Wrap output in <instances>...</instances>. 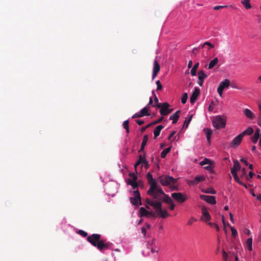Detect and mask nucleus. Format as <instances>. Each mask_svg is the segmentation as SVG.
<instances>
[{
  "label": "nucleus",
  "instance_id": "1",
  "mask_svg": "<svg viewBox=\"0 0 261 261\" xmlns=\"http://www.w3.org/2000/svg\"><path fill=\"white\" fill-rule=\"evenodd\" d=\"M146 177L150 186L149 189L147 192V194L158 201H161L162 200L168 204L172 203L173 201L172 199L164 193L161 187L158 185L156 179L153 178L150 172L146 174Z\"/></svg>",
  "mask_w": 261,
  "mask_h": 261
},
{
  "label": "nucleus",
  "instance_id": "2",
  "mask_svg": "<svg viewBox=\"0 0 261 261\" xmlns=\"http://www.w3.org/2000/svg\"><path fill=\"white\" fill-rule=\"evenodd\" d=\"M87 240L101 252H102L105 249H110L112 245V244L111 242H107L106 239H101V234L98 233H93L89 236Z\"/></svg>",
  "mask_w": 261,
  "mask_h": 261
},
{
  "label": "nucleus",
  "instance_id": "3",
  "mask_svg": "<svg viewBox=\"0 0 261 261\" xmlns=\"http://www.w3.org/2000/svg\"><path fill=\"white\" fill-rule=\"evenodd\" d=\"M146 207L149 209L150 205L155 210V213L159 215L162 218H165L169 216V214L166 210L162 208V203L161 201H158L156 199H152V200L147 198L146 199Z\"/></svg>",
  "mask_w": 261,
  "mask_h": 261
},
{
  "label": "nucleus",
  "instance_id": "4",
  "mask_svg": "<svg viewBox=\"0 0 261 261\" xmlns=\"http://www.w3.org/2000/svg\"><path fill=\"white\" fill-rule=\"evenodd\" d=\"M226 123L225 117L221 115L217 116L213 120V126L217 129L225 127Z\"/></svg>",
  "mask_w": 261,
  "mask_h": 261
},
{
  "label": "nucleus",
  "instance_id": "5",
  "mask_svg": "<svg viewBox=\"0 0 261 261\" xmlns=\"http://www.w3.org/2000/svg\"><path fill=\"white\" fill-rule=\"evenodd\" d=\"M158 179L164 186H168L171 184H175L176 182V179L168 175L160 176L158 177Z\"/></svg>",
  "mask_w": 261,
  "mask_h": 261
},
{
  "label": "nucleus",
  "instance_id": "6",
  "mask_svg": "<svg viewBox=\"0 0 261 261\" xmlns=\"http://www.w3.org/2000/svg\"><path fill=\"white\" fill-rule=\"evenodd\" d=\"M241 167L237 160L233 161V167L231 168V173L232 174L236 181H238L239 176L237 174V171L241 170Z\"/></svg>",
  "mask_w": 261,
  "mask_h": 261
},
{
  "label": "nucleus",
  "instance_id": "7",
  "mask_svg": "<svg viewBox=\"0 0 261 261\" xmlns=\"http://www.w3.org/2000/svg\"><path fill=\"white\" fill-rule=\"evenodd\" d=\"M134 197H132L129 198L130 202L133 205L136 206L142 205L141 195L139 190L138 189L135 190L134 192Z\"/></svg>",
  "mask_w": 261,
  "mask_h": 261
},
{
  "label": "nucleus",
  "instance_id": "8",
  "mask_svg": "<svg viewBox=\"0 0 261 261\" xmlns=\"http://www.w3.org/2000/svg\"><path fill=\"white\" fill-rule=\"evenodd\" d=\"M229 86L230 81L228 79H225L220 83L217 89V91L220 96H222L223 90Z\"/></svg>",
  "mask_w": 261,
  "mask_h": 261
},
{
  "label": "nucleus",
  "instance_id": "9",
  "mask_svg": "<svg viewBox=\"0 0 261 261\" xmlns=\"http://www.w3.org/2000/svg\"><path fill=\"white\" fill-rule=\"evenodd\" d=\"M169 106V104L167 102H164L162 103H158L156 105H152V107H158L159 108H161L160 113L163 116L167 115V112Z\"/></svg>",
  "mask_w": 261,
  "mask_h": 261
},
{
  "label": "nucleus",
  "instance_id": "10",
  "mask_svg": "<svg viewBox=\"0 0 261 261\" xmlns=\"http://www.w3.org/2000/svg\"><path fill=\"white\" fill-rule=\"evenodd\" d=\"M129 176L131 179H128L127 180V185H130L134 189H138V184L137 182V176L134 173H129Z\"/></svg>",
  "mask_w": 261,
  "mask_h": 261
},
{
  "label": "nucleus",
  "instance_id": "11",
  "mask_svg": "<svg viewBox=\"0 0 261 261\" xmlns=\"http://www.w3.org/2000/svg\"><path fill=\"white\" fill-rule=\"evenodd\" d=\"M205 178L203 175H198L195 177L193 180H188L187 183L189 186H192L199 184L201 181L205 180Z\"/></svg>",
  "mask_w": 261,
  "mask_h": 261
},
{
  "label": "nucleus",
  "instance_id": "12",
  "mask_svg": "<svg viewBox=\"0 0 261 261\" xmlns=\"http://www.w3.org/2000/svg\"><path fill=\"white\" fill-rule=\"evenodd\" d=\"M243 137L242 136V135L240 134L234 137V139L231 141L229 143V146L232 148H236L238 147V146L241 143Z\"/></svg>",
  "mask_w": 261,
  "mask_h": 261
},
{
  "label": "nucleus",
  "instance_id": "13",
  "mask_svg": "<svg viewBox=\"0 0 261 261\" xmlns=\"http://www.w3.org/2000/svg\"><path fill=\"white\" fill-rule=\"evenodd\" d=\"M172 197L177 201L182 203L186 201V196L181 193H173L171 194Z\"/></svg>",
  "mask_w": 261,
  "mask_h": 261
},
{
  "label": "nucleus",
  "instance_id": "14",
  "mask_svg": "<svg viewBox=\"0 0 261 261\" xmlns=\"http://www.w3.org/2000/svg\"><path fill=\"white\" fill-rule=\"evenodd\" d=\"M200 199L204 200L208 203L215 204L216 203V200L215 196H209L205 195H201L200 196Z\"/></svg>",
  "mask_w": 261,
  "mask_h": 261
},
{
  "label": "nucleus",
  "instance_id": "15",
  "mask_svg": "<svg viewBox=\"0 0 261 261\" xmlns=\"http://www.w3.org/2000/svg\"><path fill=\"white\" fill-rule=\"evenodd\" d=\"M155 214H156L155 213H153V212H149L143 207H141L140 208V215L141 217H155L156 216Z\"/></svg>",
  "mask_w": 261,
  "mask_h": 261
},
{
  "label": "nucleus",
  "instance_id": "16",
  "mask_svg": "<svg viewBox=\"0 0 261 261\" xmlns=\"http://www.w3.org/2000/svg\"><path fill=\"white\" fill-rule=\"evenodd\" d=\"M150 114L148 112V110L146 107L143 108L139 113L135 114L133 116L132 118H140L144 116H149Z\"/></svg>",
  "mask_w": 261,
  "mask_h": 261
},
{
  "label": "nucleus",
  "instance_id": "17",
  "mask_svg": "<svg viewBox=\"0 0 261 261\" xmlns=\"http://www.w3.org/2000/svg\"><path fill=\"white\" fill-rule=\"evenodd\" d=\"M198 84L200 86H202L203 84L204 80L207 77L206 74L203 71L201 70L198 72Z\"/></svg>",
  "mask_w": 261,
  "mask_h": 261
},
{
  "label": "nucleus",
  "instance_id": "18",
  "mask_svg": "<svg viewBox=\"0 0 261 261\" xmlns=\"http://www.w3.org/2000/svg\"><path fill=\"white\" fill-rule=\"evenodd\" d=\"M199 94L200 89L196 87L190 96V102L191 103L193 104L195 102Z\"/></svg>",
  "mask_w": 261,
  "mask_h": 261
},
{
  "label": "nucleus",
  "instance_id": "19",
  "mask_svg": "<svg viewBox=\"0 0 261 261\" xmlns=\"http://www.w3.org/2000/svg\"><path fill=\"white\" fill-rule=\"evenodd\" d=\"M160 70V66L159 64L158 63L156 60H155L153 62V71H152V79L155 78L158 72Z\"/></svg>",
  "mask_w": 261,
  "mask_h": 261
},
{
  "label": "nucleus",
  "instance_id": "20",
  "mask_svg": "<svg viewBox=\"0 0 261 261\" xmlns=\"http://www.w3.org/2000/svg\"><path fill=\"white\" fill-rule=\"evenodd\" d=\"M202 216H203L204 220L205 222L209 221L210 220V219H211V217L208 212L207 211V210L206 209V208L205 207H203L202 208Z\"/></svg>",
  "mask_w": 261,
  "mask_h": 261
},
{
  "label": "nucleus",
  "instance_id": "21",
  "mask_svg": "<svg viewBox=\"0 0 261 261\" xmlns=\"http://www.w3.org/2000/svg\"><path fill=\"white\" fill-rule=\"evenodd\" d=\"M243 114L247 118L250 120H253L255 117L254 114L248 109H245L243 110Z\"/></svg>",
  "mask_w": 261,
  "mask_h": 261
},
{
  "label": "nucleus",
  "instance_id": "22",
  "mask_svg": "<svg viewBox=\"0 0 261 261\" xmlns=\"http://www.w3.org/2000/svg\"><path fill=\"white\" fill-rule=\"evenodd\" d=\"M180 113V111L178 110L173 115L170 116L169 119L173 120V121H172L173 124H175L176 123H177V122L179 119V117Z\"/></svg>",
  "mask_w": 261,
  "mask_h": 261
},
{
  "label": "nucleus",
  "instance_id": "23",
  "mask_svg": "<svg viewBox=\"0 0 261 261\" xmlns=\"http://www.w3.org/2000/svg\"><path fill=\"white\" fill-rule=\"evenodd\" d=\"M148 140V136L147 135H145L143 136L142 142L141 145V148L139 150V152L142 151L144 150V148L146 145V143Z\"/></svg>",
  "mask_w": 261,
  "mask_h": 261
},
{
  "label": "nucleus",
  "instance_id": "24",
  "mask_svg": "<svg viewBox=\"0 0 261 261\" xmlns=\"http://www.w3.org/2000/svg\"><path fill=\"white\" fill-rule=\"evenodd\" d=\"M164 128V126L162 125H160L155 127L153 133L155 138L158 137L161 133V130Z\"/></svg>",
  "mask_w": 261,
  "mask_h": 261
},
{
  "label": "nucleus",
  "instance_id": "25",
  "mask_svg": "<svg viewBox=\"0 0 261 261\" xmlns=\"http://www.w3.org/2000/svg\"><path fill=\"white\" fill-rule=\"evenodd\" d=\"M204 132L206 134V139L208 142L210 141L211 136L213 134V131L211 129L208 128H205L203 129Z\"/></svg>",
  "mask_w": 261,
  "mask_h": 261
},
{
  "label": "nucleus",
  "instance_id": "26",
  "mask_svg": "<svg viewBox=\"0 0 261 261\" xmlns=\"http://www.w3.org/2000/svg\"><path fill=\"white\" fill-rule=\"evenodd\" d=\"M253 133V129L252 127H248L246 130L240 134L242 135L243 137L245 135H251Z\"/></svg>",
  "mask_w": 261,
  "mask_h": 261
},
{
  "label": "nucleus",
  "instance_id": "27",
  "mask_svg": "<svg viewBox=\"0 0 261 261\" xmlns=\"http://www.w3.org/2000/svg\"><path fill=\"white\" fill-rule=\"evenodd\" d=\"M219 60L218 58H215L213 60L210 61L208 64V69H212L215 66H216L218 63Z\"/></svg>",
  "mask_w": 261,
  "mask_h": 261
},
{
  "label": "nucleus",
  "instance_id": "28",
  "mask_svg": "<svg viewBox=\"0 0 261 261\" xmlns=\"http://www.w3.org/2000/svg\"><path fill=\"white\" fill-rule=\"evenodd\" d=\"M242 4L246 9H250L252 6L250 4V0H243L241 2Z\"/></svg>",
  "mask_w": 261,
  "mask_h": 261
},
{
  "label": "nucleus",
  "instance_id": "29",
  "mask_svg": "<svg viewBox=\"0 0 261 261\" xmlns=\"http://www.w3.org/2000/svg\"><path fill=\"white\" fill-rule=\"evenodd\" d=\"M246 246L249 251L252 250V239L251 238H249L246 240Z\"/></svg>",
  "mask_w": 261,
  "mask_h": 261
},
{
  "label": "nucleus",
  "instance_id": "30",
  "mask_svg": "<svg viewBox=\"0 0 261 261\" xmlns=\"http://www.w3.org/2000/svg\"><path fill=\"white\" fill-rule=\"evenodd\" d=\"M259 109V113L257 117V124L258 126H261V102L258 105Z\"/></svg>",
  "mask_w": 261,
  "mask_h": 261
},
{
  "label": "nucleus",
  "instance_id": "31",
  "mask_svg": "<svg viewBox=\"0 0 261 261\" xmlns=\"http://www.w3.org/2000/svg\"><path fill=\"white\" fill-rule=\"evenodd\" d=\"M171 147H168L165 149H164L161 154V156L162 158H165L168 153H169L171 150Z\"/></svg>",
  "mask_w": 261,
  "mask_h": 261
},
{
  "label": "nucleus",
  "instance_id": "32",
  "mask_svg": "<svg viewBox=\"0 0 261 261\" xmlns=\"http://www.w3.org/2000/svg\"><path fill=\"white\" fill-rule=\"evenodd\" d=\"M202 191L204 193L216 194V191L212 188H208L205 190H202Z\"/></svg>",
  "mask_w": 261,
  "mask_h": 261
},
{
  "label": "nucleus",
  "instance_id": "33",
  "mask_svg": "<svg viewBox=\"0 0 261 261\" xmlns=\"http://www.w3.org/2000/svg\"><path fill=\"white\" fill-rule=\"evenodd\" d=\"M123 126L124 128L126 129L127 133L128 134L129 133V121L128 120L124 121L123 123Z\"/></svg>",
  "mask_w": 261,
  "mask_h": 261
},
{
  "label": "nucleus",
  "instance_id": "34",
  "mask_svg": "<svg viewBox=\"0 0 261 261\" xmlns=\"http://www.w3.org/2000/svg\"><path fill=\"white\" fill-rule=\"evenodd\" d=\"M260 137V136H258L254 134V135L251 137V140L253 143L255 144L257 143Z\"/></svg>",
  "mask_w": 261,
  "mask_h": 261
},
{
  "label": "nucleus",
  "instance_id": "35",
  "mask_svg": "<svg viewBox=\"0 0 261 261\" xmlns=\"http://www.w3.org/2000/svg\"><path fill=\"white\" fill-rule=\"evenodd\" d=\"M188 93H185L183 94L181 99V102L182 104H185L186 103L187 99H188Z\"/></svg>",
  "mask_w": 261,
  "mask_h": 261
},
{
  "label": "nucleus",
  "instance_id": "36",
  "mask_svg": "<svg viewBox=\"0 0 261 261\" xmlns=\"http://www.w3.org/2000/svg\"><path fill=\"white\" fill-rule=\"evenodd\" d=\"M211 161L207 158H205L203 161L200 162V165H204L206 164H211Z\"/></svg>",
  "mask_w": 261,
  "mask_h": 261
},
{
  "label": "nucleus",
  "instance_id": "37",
  "mask_svg": "<svg viewBox=\"0 0 261 261\" xmlns=\"http://www.w3.org/2000/svg\"><path fill=\"white\" fill-rule=\"evenodd\" d=\"M193 116L192 115H191L189 117V118L187 120L186 119L185 122H184V125H183V127H185L186 128H187L189 126V124L190 122V121H191V119H192V118Z\"/></svg>",
  "mask_w": 261,
  "mask_h": 261
},
{
  "label": "nucleus",
  "instance_id": "38",
  "mask_svg": "<svg viewBox=\"0 0 261 261\" xmlns=\"http://www.w3.org/2000/svg\"><path fill=\"white\" fill-rule=\"evenodd\" d=\"M138 161H141V164L147 163V161L145 159V156L140 155Z\"/></svg>",
  "mask_w": 261,
  "mask_h": 261
},
{
  "label": "nucleus",
  "instance_id": "39",
  "mask_svg": "<svg viewBox=\"0 0 261 261\" xmlns=\"http://www.w3.org/2000/svg\"><path fill=\"white\" fill-rule=\"evenodd\" d=\"M230 229L232 237L235 238L238 234L237 230L233 227H230Z\"/></svg>",
  "mask_w": 261,
  "mask_h": 261
},
{
  "label": "nucleus",
  "instance_id": "40",
  "mask_svg": "<svg viewBox=\"0 0 261 261\" xmlns=\"http://www.w3.org/2000/svg\"><path fill=\"white\" fill-rule=\"evenodd\" d=\"M254 175V173L252 171H250L249 172L248 175L246 176V180H250L253 177Z\"/></svg>",
  "mask_w": 261,
  "mask_h": 261
},
{
  "label": "nucleus",
  "instance_id": "41",
  "mask_svg": "<svg viewBox=\"0 0 261 261\" xmlns=\"http://www.w3.org/2000/svg\"><path fill=\"white\" fill-rule=\"evenodd\" d=\"M208 224L210 226H211V227H215L217 231H219L220 230V228H219V226L217 224H215V223H212V222H209L208 223Z\"/></svg>",
  "mask_w": 261,
  "mask_h": 261
},
{
  "label": "nucleus",
  "instance_id": "42",
  "mask_svg": "<svg viewBox=\"0 0 261 261\" xmlns=\"http://www.w3.org/2000/svg\"><path fill=\"white\" fill-rule=\"evenodd\" d=\"M78 233L83 237H86L88 236L87 232L83 230H80L78 232Z\"/></svg>",
  "mask_w": 261,
  "mask_h": 261
},
{
  "label": "nucleus",
  "instance_id": "43",
  "mask_svg": "<svg viewBox=\"0 0 261 261\" xmlns=\"http://www.w3.org/2000/svg\"><path fill=\"white\" fill-rule=\"evenodd\" d=\"M196 220L193 217H191V218L189 220L187 225H191L194 222L196 221Z\"/></svg>",
  "mask_w": 261,
  "mask_h": 261
},
{
  "label": "nucleus",
  "instance_id": "44",
  "mask_svg": "<svg viewBox=\"0 0 261 261\" xmlns=\"http://www.w3.org/2000/svg\"><path fill=\"white\" fill-rule=\"evenodd\" d=\"M246 170L245 168H243L241 170V174L240 176L241 178H243L244 177H246Z\"/></svg>",
  "mask_w": 261,
  "mask_h": 261
},
{
  "label": "nucleus",
  "instance_id": "45",
  "mask_svg": "<svg viewBox=\"0 0 261 261\" xmlns=\"http://www.w3.org/2000/svg\"><path fill=\"white\" fill-rule=\"evenodd\" d=\"M156 84L157 85V90H161L162 89L163 87L160 81H157L156 82Z\"/></svg>",
  "mask_w": 261,
  "mask_h": 261
},
{
  "label": "nucleus",
  "instance_id": "46",
  "mask_svg": "<svg viewBox=\"0 0 261 261\" xmlns=\"http://www.w3.org/2000/svg\"><path fill=\"white\" fill-rule=\"evenodd\" d=\"M164 119V117H161V118H159L158 120L152 122L153 124L155 125V124H156L158 123H159L160 122H161L162 121V120H163Z\"/></svg>",
  "mask_w": 261,
  "mask_h": 261
},
{
  "label": "nucleus",
  "instance_id": "47",
  "mask_svg": "<svg viewBox=\"0 0 261 261\" xmlns=\"http://www.w3.org/2000/svg\"><path fill=\"white\" fill-rule=\"evenodd\" d=\"M208 45L210 48H214V45L213 44H212V43H211L210 42H205L204 43V44L202 45V47H203L204 45Z\"/></svg>",
  "mask_w": 261,
  "mask_h": 261
},
{
  "label": "nucleus",
  "instance_id": "48",
  "mask_svg": "<svg viewBox=\"0 0 261 261\" xmlns=\"http://www.w3.org/2000/svg\"><path fill=\"white\" fill-rule=\"evenodd\" d=\"M227 6H216L214 7L215 10H219L221 8H227Z\"/></svg>",
  "mask_w": 261,
  "mask_h": 261
},
{
  "label": "nucleus",
  "instance_id": "49",
  "mask_svg": "<svg viewBox=\"0 0 261 261\" xmlns=\"http://www.w3.org/2000/svg\"><path fill=\"white\" fill-rule=\"evenodd\" d=\"M204 168L207 170H208L210 171H211V172H213V167L211 166V164H208V166H205L204 167Z\"/></svg>",
  "mask_w": 261,
  "mask_h": 261
},
{
  "label": "nucleus",
  "instance_id": "50",
  "mask_svg": "<svg viewBox=\"0 0 261 261\" xmlns=\"http://www.w3.org/2000/svg\"><path fill=\"white\" fill-rule=\"evenodd\" d=\"M237 183H238L239 184H240V185H242L243 186H244L246 189H247V186L246 185V184H244V182H243L240 179V178H239V180H238V181H236Z\"/></svg>",
  "mask_w": 261,
  "mask_h": 261
},
{
  "label": "nucleus",
  "instance_id": "51",
  "mask_svg": "<svg viewBox=\"0 0 261 261\" xmlns=\"http://www.w3.org/2000/svg\"><path fill=\"white\" fill-rule=\"evenodd\" d=\"M197 70L196 69L192 68L191 70V74L192 76H195L196 75Z\"/></svg>",
  "mask_w": 261,
  "mask_h": 261
},
{
  "label": "nucleus",
  "instance_id": "52",
  "mask_svg": "<svg viewBox=\"0 0 261 261\" xmlns=\"http://www.w3.org/2000/svg\"><path fill=\"white\" fill-rule=\"evenodd\" d=\"M169 204L170 205V206H169L170 210H173L174 207H175V205L173 203V201H172V203H169Z\"/></svg>",
  "mask_w": 261,
  "mask_h": 261
},
{
  "label": "nucleus",
  "instance_id": "53",
  "mask_svg": "<svg viewBox=\"0 0 261 261\" xmlns=\"http://www.w3.org/2000/svg\"><path fill=\"white\" fill-rule=\"evenodd\" d=\"M254 134L261 136L260 129L258 128H256L255 130Z\"/></svg>",
  "mask_w": 261,
  "mask_h": 261
},
{
  "label": "nucleus",
  "instance_id": "54",
  "mask_svg": "<svg viewBox=\"0 0 261 261\" xmlns=\"http://www.w3.org/2000/svg\"><path fill=\"white\" fill-rule=\"evenodd\" d=\"M136 122L139 125H141L144 123V121L139 119L136 120Z\"/></svg>",
  "mask_w": 261,
  "mask_h": 261
},
{
  "label": "nucleus",
  "instance_id": "55",
  "mask_svg": "<svg viewBox=\"0 0 261 261\" xmlns=\"http://www.w3.org/2000/svg\"><path fill=\"white\" fill-rule=\"evenodd\" d=\"M175 133H176V132H175V131L172 132V133H171L169 135V136H168V140H170L171 139V138H172V137H173V136L175 135Z\"/></svg>",
  "mask_w": 261,
  "mask_h": 261
},
{
  "label": "nucleus",
  "instance_id": "56",
  "mask_svg": "<svg viewBox=\"0 0 261 261\" xmlns=\"http://www.w3.org/2000/svg\"><path fill=\"white\" fill-rule=\"evenodd\" d=\"M142 233L144 234V237H145L146 233V228L143 227L141 228Z\"/></svg>",
  "mask_w": 261,
  "mask_h": 261
},
{
  "label": "nucleus",
  "instance_id": "57",
  "mask_svg": "<svg viewBox=\"0 0 261 261\" xmlns=\"http://www.w3.org/2000/svg\"><path fill=\"white\" fill-rule=\"evenodd\" d=\"M229 217H230V221H231L232 223H234L233 216L231 212H230V213H229Z\"/></svg>",
  "mask_w": 261,
  "mask_h": 261
},
{
  "label": "nucleus",
  "instance_id": "58",
  "mask_svg": "<svg viewBox=\"0 0 261 261\" xmlns=\"http://www.w3.org/2000/svg\"><path fill=\"white\" fill-rule=\"evenodd\" d=\"M152 93L154 94V96H155V98H154V102L155 103V105H158L159 103V99L158 98V97L156 96V95H155V94L154 93V92H153Z\"/></svg>",
  "mask_w": 261,
  "mask_h": 261
},
{
  "label": "nucleus",
  "instance_id": "59",
  "mask_svg": "<svg viewBox=\"0 0 261 261\" xmlns=\"http://www.w3.org/2000/svg\"><path fill=\"white\" fill-rule=\"evenodd\" d=\"M256 17H257V19H256L257 21L258 22V23H261V16L259 15H257Z\"/></svg>",
  "mask_w": 261,
  "mask_h": 261
},
{
  "label": "nucleus",
  "instance_id": "60",
  "mask_svg": "<svg viewBox=\"0 0 261 261\" xmlns=\"http://www.w3.org/2000/svg\"><path fill=\"white\" fill-rule=\"evenodd\" d=\"M241 161L242 162L244 163L246 166H248V163L247 162V161L245 159L242 158L241 160Z\"/></svg>",
  "mask_w": 261,
  "mask_h": 261
},
{
  "label": "nucleus",
  "instance_id": "61",
  "mask_svg": "<svg viewBox=\"0 0 261 261\" xmlns=\"http://www.w3.org/2000/svg\"><path fill=\"white\" fill-rule=\"evenodd\" d=\"M140 164H141V161H138H138H137V162L136 163V164H135V166H135V169H136L138 165H139ZM136 171H137V170H136Z\"/></svg>",
  "mask_w": 261,
  "mask_h": 261
},
{
  "label": "nucleus",
  "instance_id": "62",
  "mask_svg": "<svg viewBox=\"0 0 261 261\" xmlns=\"http://www.w3.org/2000/svg\"><path fill=\"white\" fill-rule=\"evenodd\" d=\"M192 61L190 60V61H189L188 64V68H189V69L191 68L192 67Z\"/></svg>",
  "mask_w": 261,
  "mask_h": 261
},
{
  "label": "nucleus",
  "instance_id": "63",
  "mask_svg": "<svg viewBox=\"0 0 261 261\" xmlns=\"http://www.w3.org/2000/svg\"><path fill=\"white\" fill-rule=\"evenodd\" d=\"M199 65V63L198 62H197V63H196L194 66L193 67V68H195L196 69V70H197L198 68V66Z\"/></svg>",
  "mask_w": 261,
  "mask_h": 261
},
{
  "label": "nucleus",
  "instance_id": "64",
  "mask_svg": "<svg viewBox=\"0 0 261 261\" xmlns=\"http://www.w3.org/2000/svg\"><path fill=\"white\" fill-rule=\"evenodd\" d=\"M261 83V75L258 76L257 80L256 81V84H260Z\"/></svg>",
  "mask_w": 261,
  "mask_h": 261
}]
</instances>
